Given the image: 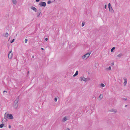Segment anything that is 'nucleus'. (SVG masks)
I'll use <instances>...</instances> for the list:
<instances>
[{
  "mask_svg": "<svg viewBox=\"0 0 130 130\" xmlns=\"http://www.w3.org/2000/svg\"><path fill=\"white\" fill-rule=\"evenodd\" d=\"M87 78H85L84 76L80 77L79 78V80L81 81H83L86 82L87 81Z\"/></svg>",
  "mask_w": 130,
  "mask_h": 130,
  "instance_id": "obj_7",
  "label": "nucleus"
},
{
  "mask_svg": "<svg viewBox=\"0 0 130 130\" xmlns=\"http://www.w3.org/2000/svg\"><path fill=\"white\" fill-rule=\"evenodd\" d=\"M109 111L113 112L116 113L117 112V109H110L109 110Z\"/></svg>",
  "mask_w": 130,
  "mask_h": 130,
  "instance_id": "obj_8",
  "label": "nucleus"
},
{
  "mask_svg": "<svg viewBox=\"0 0 130 130\" xmlns=\"http://www.w3.org/2000/svg\"><path fill=\"white\" fill-rule=\"evenodd\" d=\"M57 99L56 98H55L54 99V101L55 102L57 101Z\"/></svg>",
  "mask_w": 130,
  "mask_h": 130,
  "instance_id": "obj_25",
  "label": "nucleus"
},
{
  "mask_svg": "<svg viewBox=\"0 0 130 130\" xmlns=\"http://www.w3.org/2000/svg\"><path fill=\"white\" fill-rule=\"evenodd\" d=\"M19 97L18 96L15 100L14 101V107L15 109H17L18 106V101L19 100Z\"/></svg>",
  "mask_w": 130,
  "mask_h": 130,
  "instance_id": "obj_2",
  "label": "nucleus"
},
{
  "mask_svg": "<svg viewBox=\"0 0 130 130\" xmlns=\"http://www.w3.org/2000/svg\"><path fill=\"white\" fill-rule=\"evenodd\" d=\"M7 92V91H6L4 90V91H3V93H4V92Z\"/></svg>",
  "mask_w": 130,
  "mask_h": 130,
  "instance_id": "obj_32",
  "label": "nucleus"
},
{
  "mask_svg": "<svg viewBox=\"0 0 130 130\" xmlns=\"http://www.w3.org/2000/svg\"><path fill=\"white\" fill-rule=\"evenodd\" d=\"M123 99L125 101H126L127 100V99L124 98H123Z\"/></svg>",
  "mask_w": 130,
  "mask_h": 130,
  "instance_id": "obj_27",
  "label": "nucleus"
},
{
  "mask_svg": "<svg viewBox=\"0 0 130 130\" xmlns=\"http://www.w3.org/2000/svg\"><path fill=\"white\" fill-rule=\"evenodd\" d=\"M123 55L122 54L120 53L117 56V57H120L122 56Z\"/></svg>",
  "mask_w": 130,
  "mask_h": 130,
  "instance_id": "obj_17",
  "label": "nucleus"
},
{
  "mask_svg": "<svg viewBox=\"0 0 130 130\" xmlns=\"http://www.w3.org/2000/svg\"><path fill=\"white\" fill-rule=\"evenodd\" d=\"M31 9L33 10L35 12H36L37 11L36 8L34 7L31 6Z\"/></svg>",
  "mask_w": 130,
  "mask_h": 130,
  "instance_id": "obj_9",
  "label": "nucleus"
},
{
  "mask_svg": "<svg viewBox=\"0 0 130 130\" xmlns=\"http://www.w3.org/2000/svg\"><path fill=\"white\" fill-rule=\"evenodd\" d=\"M114 64V62H112L111 64V65H113Z\"/></svg>",
  "mask_w": 130,
  "mask_h": 130,
  "instance_id": "obj_33",
  "label": "nucleus"
},
{
  "mask_svg": "<svg viewBox=\"0 0 130 130\" xmlns=\"http://www.w3.org/2000/svg\"><path fill=\"white\" fill-rule=\"evenodd\" d=\"M29 73V71H28V73Z\"/></svg>",
  "mask_w": 130,
  "mask_h": 130,
  "instance_id": "obj_39",
  "label": "nucleus"
},
{
  "mask_svg": "<svg viewBox=\"0 0 130 130\" xmlns=\"http://www.w3.org/2000/svg\"><path fill=\"white\" fill-rule=\"evenodd\" d=\"M4 118L6 120V118L10 119H13V117L12 114H7L6 113L5 114Z\"/></svg>",
  "mask_w": 130,
  "mask_h": 130,
  "instance_id": "obj_1",
  "label": "nucleus"
},
{
  "mask_svg": "<svg viewBox=\"0 0 130 130\" xmlns=\"http://www.w3.org/2000/svg\"><path fill=\"white\" fill-rule=\"evenodd\" d=\"M67 129H68L67 130H71L70 129H69L68 128H67Z\"/></svg>",
  "mask_w": 130,
  "mask_h": 130,
  "instance_id": "obj_38",
  "label": "nucleus"
},
{
  "mask_svg": "<svg viewBox=\"0 0 130 130\" xmlns=\"http://www.w3.org/2000/svg\"><path fill=\"white\" fill-rule=\"evenodd\" d=\"M115 48V47H113L111 49V52H113L114 51H113Z\"/></svg>",
  "mask_w": 130,
  "mask_h": 130,
  "instance_id": "obj_15",
  "label": "nucleus"
},
{
  "mask_svg": "<svg viewBox=\"0 0 130 130\" xmlns=\"http://www.w3.org/2000/svg\"><path fill=\"white\" fill-rule=\"evenodd\" d=\"M85 24V22H83L82 24V27H83L84 26V25Z\"/></svg>",
  "mask_w": 130,
  "mask_h": 130,
  "instance_id": "obj_24",
  "label": "nucleus"
},
{
  "mask_svg": "<svg viewBox=\"0 0 130 130\" xmlns=\"http://www.w3.org/2000/svg\"><path fill=\"white\" fill-rule=\"evenodd\" d=\"M91 54V53H87L82 56V58L83 59H87L89 57Z\"/></svg>",
  "mask_w": 130,
  "mask_h": 130,
  "instance_id": "obj_3",
  "label": "nucleus"
},
{
  "mask_svg": "<svg viewBox=\"0 0 130 130\" xmlns=\"http://www.w3.org/2000/svg\"><path fill=\"white\" fill-rule=\"evenodd\" d=\"M4 124L2 123V124L0 125V127L1 128H2L3 127V126H4Z\"/></svg>",
  "mask_w": 130,
  "mask_h": 130,
  "instance_id": "obj_18",
  "label": "nucleus"
},
{
  "mask_svg": "<svg viewBox=\"0 0 130 130\" xmlns=\"http://www.w3.org/2000/svg\"><path fill=\"white\" fill-rule=\"evenodd\" d=\"M108 8L109 11L110 12L112 13L114 12V10L113 9L110 3H109L108 4Z\"/></svg>",
  "mask_w": 130,
  "mask_h": 130,
  "instance_id": "obj_5",
  "label": "nucleus"
},
{
  "mask_svg": "<svg viewBox=\"0 0 130 130\" xmlns=\"http://www.w3.org/2000/svg\"><path fill=\"white\" fill-rule=\"evenodd\" d=\"M41 49L43 51L44 50V48H41Z\"/></svg>",
  "mask_w": 130,
  "mask_h": 130,
  "instance_id": "obj_35",
  "label": "nucleus"
},
{
  "mask_svg": "<svg viewBox=\"0 0 130 130\" xmlns=\"http://www.w3.org/2000/svg\"><path fill=\"white\" fill-rule=\"evenodd\" d=\"M41 12V10H38L37 12V17H39Z\"/></svg>",
  "mask_w": 130,
  "mask_h": 130,
  "instance_id": "obj_10",
  "label": "nucleus"
},
{
  "mask_svg": "<svg viewBox=\"0 0 130 130\" xmlns=\"http://www.w3.org/2000/svg\"><path fill=\"white\" fill-rule=\"evenodd\" d=\"M103 96V95H102V94H101L99 96V98L101 99H102V98Z\"/></svg>",
  "mask_w": 130,
  "mask_h": 130,
  "instance_id": "obj_16",
  "label": "nucleus"
},
{
  "mask_svg": "<svg viewBox=\"0 0 130 130\" xmlns=\"http://www.w3.org/2000/svg\"><path fill=\"white\" fill-rule=\"evenodd\" d=\"M4 37H8V33L7 32L6 33L5 35H4Z\"/></svg>",
  "mask_w": 130,
  "mask_h": 130,
  "instance_id": "obj_19",
  "label": "nucleus"
},
{
  "mask_svg": "<svg viewBox=\"0 0 130 130\" xmlns=\"http://www.w3.org/2000/svg\"><path fill=\"white\" fill-rule=\"evenodd\" d=\"M11 126L10 125H9V128H11Z\"/></svg>",
  "mask_w": 130,
  "mask_h": 130,
  "instance_id": "obj_34",
  "label": "nucleus"
},
{
  "mask_svg": "<svg viewBox=\"0 0 130 130\" xmlns=\"http://www.w3.org/2000/svg\"><path fill=\"white\" fill-rule=\"evenodd\" d=\"M63 120L64 121H67V118H66V117H64L63 118Z\"/></svg>",
  "mask_w": 130,
  "mask_h": 130,
  "instance_id": "obj_20",
  "label": "nucleus"
},
{
  "mask_svg": "<svg viewBox=\"0 0 130 130\" xmlns=\"http://www.w3.org/2000/svg\"><path fill=\"white\" fill-rule=\"evenodd\" d=\"M100 86L101 87H105V85L103 84L102 83L101 84Z\"/></svg>",
  "mask_w": 130,
  "mask_h": 130,
  "instance_id": "obj_21",
  "label": "nucleus"
},
{
  "mask_svg": "<svg viewBox=\"0 0 130 130\" xmlns=\"http://www.w3.org/2000/svg\"><path fill=\"white\" fill-rule=\"evenodd\" d=\"M128 105H126L125 106V107H127V106H128Z\"/></svg>",
  "mask_w": 130,
  "mask_h": 130,
  "instance_id": "obj_37",
  "label": "nucleus"
},
{
  "mask_svg": "<svg viewBox=\"0 0 130 130\" xmlns=\"http://www.w3.org/2000/svg\"><path fill=\"white\" fill-rule=\"evenodd\" d=\"M78 73V71H76L74 75L73 76V77H75L76 76V75H77Z\"/></svg>",
  "mask_w": 130,
  "mask_h": 130,
  "instance_id": "obj_12",
  "label": "nucleus"
},
{
  "mask_svg": "<svg viewBox=\"0 0 130 130\" xmlns=\"http://www.w3.org/2000/svg\"><path fill=\"white\" fill-rule=\"evenodd\" d=\"M55 1V0H54V1Z\"/></svg>",
  "mask_w": 130,
  "mask_h": 130,
  "instance_id": "obj_40",
  "label": "nucleus"
},
{
  "mask_svg": "<svg viewBox=\"0 0 130 130\" xmlns=\"http://www.w3.org/2000/svg\"><path fill=\"white\" fill-rule=\"evenodd\" d=\"M12 2L15 5L17 4V1L16 0H12Z\"/></svg>",
  "mask_w": 130,
  "mask_h": 130,
  "instance_id": "obj_14",
  "label": "nucleus"
},
{
  "mask_svg": "<svg viewBox=\"0 0 130 130\" xmlns=\"http://www.w3.org/2000/svg\"><path fill=\"white\" fill-rule=\"evenodd\" d=\"M52 3V2L51 1H48L47 2V3L48 4H50L51 3Z\"/></svg>",
  "mask_w": 130,
  "mask_h": 130,
  "instance_id": "obj_22",
  "label": "nucleus"
},
{
  "mask_svg": "<svg viewBox=\"0 0 130 130\" xmlns=\"http://www.w3.org/2000/svg\"><path fill=\"white\" fill-rule=\"evenodd\" d=\"M48 40V39L47 38H46L45 39V40L46 41H47Z\"/></svg>",
  "mask_w": 130,
  "mask_h": 130,
  "instance_id": "obj_29",
  "label": "nucleus"
},
{
  "mask_svg": "<svg viewBox=\"0 0 130 130\" xmlns=\"http://www.w3.org/2000/svg\"><path fill=\"white\" fill-rule=\"evenodd\" d=\"M12 51H10L8 55V57L9 59H11L12 57Z\"/></svg>",
  "mask_w": 130,
  "mask_h": 130,
  "instance_id": "obj_6",
  "label": "nucleus"
},
{
  "mask_svg": "<svg viewBox=\"0 0 130 130\" xmlns=\"http://www.w3.org/2000/svg\"><path fill=\"white\" fill-rule=\"evenodd\" d=\"M15 39H13L10 42L11 43H12L14 41Z\"/></svg>",
  "mask_w": 130,
  "mask_h": 130,
  "instance_id": "obj_23",
  "label": "nucleus"
},
{
  "mask_svg": "<svg viewBox=\"0 0 130 130\" xmlns=\"http://www.w3.org/2000/svg\"><path fill=\"white\" fill-rule=\"evenodd\" d=\"M123 79H124V83L125 84L124 86H125L126 84L127 83V79L125 77L124 78H123Z\"/></svg>",
  "mask_w": 130,
  "mask_h": 130,
  "instance_id": "obj_11",
  "label": "nucleus"
},
{
  "mask_svg": "<svg viewBox=\"0 0 130 130\" xmlns=\"http://www.w3.org/2000/svg\"><path fill=\"white\" fill-rule=\"evenodd\" d=\"M34 56L33 55L32 56V58H34Z\"/></svg>",
  "mask_w": 130,
  "mask_h": 130,
  "instance_id": "obj_36",
  "label": "nucleus"
},
{
  "mask_svg": "<svg viewBox=\"0 0 130 130\" xmlns=\"http://www.w3.org/2000/svg\"><path fill=\"white\" fill-rule=\"evenodd\" d=\"M40 1V0H36V1L37 2H39Z\"/></svg>",
  "mask_w": 130,
  "mask_h": 130,
  "instance_id": "obj_31",
  "label": "nucleus"
},
{
  "mask_svg": "<svg viewBox=\"0 0 130 130\" xmlns=\"http://www.w3.org/2000/svg\"><path fill=\"white\" fill-rule=\"evenodd\" d=\"M87 79V80H90V78H86Z\"/></svg>",
  "mask_w": 130,
  "mask_h": 130,
  "instance_id": "obj_30",
  "label": "nucleus"
},
{
  "mask_svg": "<svg viewBox=\"0 0 130 130\" xmlns=\"http://www.w3.org/2000/svg\"><path fill=\"white\" fill-rule=\"evenodd\" d=\"M46 3L45 2H40L38 4V5H39L40 7H45L46 6Z\"/></svg>",
  "mask_w": 130,
  "mask_h": 130,
  "instance_id": "obj_4",
  "label": "nucleus"
},
{
  "mask_svg": "<svg viewBox=\"0 0 130 130\" xmlns=\"http://www.w3.org/2000/svg\"><path fill=\"white\" fill-rule=\"evenodd\" d=\"M106 70L108 71L109 70H111V67L110 66H109L108 68H106L105 69Z\"/></svg>",
  "mask_w": 130,
  "mask_h": 130,
  "instance_id": "obj_13",
  "label": "nucleus"
},
{
  "mask_svg": "<svg viewBox=\"0 0 130 130\" xmlns=\"http://www.w3.org/2000/svg\"><path fill=\"white\" fill-rule=\"evenodd\" d=\"M107 7V5H105L104 6V8L105 9H106V8Z\"/></svg>",
  "mask_w": 130,
  "mask_h": 130,
  "instance_id": "obj_28",
  "label": "nucleus"
},
{
  "mask_svg": "<svg viewBox=\"0 0 130 130\" xmlns=\"http://www.w3.org/2000/svg\"><path fill=\"white\" fill-rule=\"evenodd\" d=\"M28 40L27 39H26L25 40V43H26L27 42Z\"/></svg>",
  "mask_w": 130,
  "mask_h": 130,
  "instance_id": "obj_26",
  "label": "nucleus"
}]
</instances>
